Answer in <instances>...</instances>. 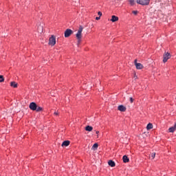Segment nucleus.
<instances>
[{"label":"nucleus","instance_id":"f257e3e1","mask_svg":"<svg viewBox=\"0 0 176 176\" xmlns=\"http://www.w3.org/2000/svg\"><path fill=\"white\" fill-rule=\"evenodd\" d=\"M83 31V27L82 25H80L79 29L78 30L77 34H76V36L78 39V45L80 43V41L82 39V32Z\"/></svg>","mask_w":176,"mask_h":176},{"label":"nucleus","instance_id":"f03ea898","mask_svg":"<svg viewBox=\"0 0 176 176\" xmlns=\"http://www.w3.org/2000/svg\"><path fill=\"white\" fill-rule=\"evenodd\" d=\"M150 1L151 0H136L137 3L139 5H142L143 6L149 5Z\"/></svg>","mask_w":176,"mask_h":176},{"label":"nucleus","instance_id":"7ed1b4c3","mask_svg":"<svg viewBox=\"0 0 176 176\" xmlns=\"http://www.w3.org/2000/svg\"><path fill=\"white\" fill-rule=\"evenodd\" d=\"M72 34H74V31H72V30L67 29L65 31V38H69V36H71V35H72Z\"/></svg>","mask_w":176,"mask_h":176},{"label":"nucleus","instance_id":"20e7f679","mask_svg":"<svg viewBox=\"0 0 176 176\" xmlns=\"http://www.w3.org/2000/svg\"><path fill=\"white\" fill-rule=\"evenodd\" d=\"M49 45L54 46L56 45V36H52L49 39Z\"/></svg>","mask_w":176,"mask_h":176},{"label":"nucleus","instance_id":"39448f33","mask_svg":"<svg viewBox=\"0 0 176 176\" xmlns=\"http://www.w3.org/2000/svg\"><path fill=\"white\" fill-rule=\"evenodd\" d=\"M171 55L168 52H165L164 54L163 63H167L168 60L170 58Z\"/></svg>","mask_w":176,"mask_h":176},{"label":"nucleus","instance_id":"423d86ee","mask_svg":"<svg viewBox=\"0 0 176 176\" xmlns=\"http://www.w3.org/2000/svg\"><path fill=\"white\" fill-rule=\"evenodd\" d=\"M36 107H38V105L36 104V103L32 102L29 105V108L30 109H31L32 111H36Z\"/></svg>","mask_w":176,"mask_h":176},{"label":"nucleus","instance_id":"0eeeda50","mask_svg":"<svg viewBox=\"0 0 176 176\" xmlns=\"http://www.w3.org/2000/svg\"><path fill=\"white\" fill-rule=\"evenodd\" d=\"M134 63L137 69H142L144 68L142 64L137 63V59L135 60Z\"/></svg>","mask_w":176,"mask_h":176},{"label":"nucleus","instance_id":"6e6552de","mask_svg":"<svg viewBox=\"0 0 176 176\" xmlns=\"http://www.w3.org/2000/svg\"><path fill=\"white\" fill-rule=\"evenodd\" d=\"M118 111H120V112H126V107L123 105H119L118 107Z\"/></svg>","mask_w":176,"mask_h":176},{"label":"nucleus","instance_id":"1a4fd4ad","mask_svg":"<svg viewBox=\"0 0 176 176\" xmlns=\"http://www.w3.org/2000/svg\"><path fill=\"white\" fill-rule=\"evenodd\" d=\"M169 133H174L176 131V122L175 123L174 126L168 129Z\"/></svg>","mask_w":176,"mask_h":176},{"label":"nucleus","instance_id":"9d476101","mask_svg":"<svg viewBox=\"0 0 176 176\" xmlns=\"http://www.w3.org/2000/svg\"><path fill=\"white\" fill-rule=\"evenodd\" d=\"M69 144H71V142L69 140H66L62 143L61 146H63V147L68 146L69 145Z\"/></svg>","mask_w":176,"mask_h":176},{"label":"nucleus","instance_id":"9b49d317","mask_svg":"<svg viewBox=\"0 0 176 176\" xmlns=\"http://www.w3.org/2000/svg\"><path fill=\"white\" fill-rule=\"evenodd\" d=\"M122 160H123L124 163H129L130 162V159H129L127 155H124L122 157Z\"/></svg>","mask_w":176,"mask_h":176},{"label":"nucleus","instance_id":"f8f14e48","mask_svg":"<svg viewBox=\"0 0 176 176\" xmlns=\"http://www.w3.org/2000/svg\"><path fill=\"white\" fill-rule=\"evenodd\" d=\"M119 20V17L115 16V15H113L111 16V21H112V23H115V21H118Z\"/></svg>","mask_w":176,"mask_h":176},{"label":"nucleus","instance_id":"ddd939ff","mask_svg":"<svg viewBox=\"0 0 176 176\" xmlns=\"http://www.w3.org/2000/svg\"><path fill=\"white\" fill-rule=\"evenodd\" d=\"M108 164L111 167H115V166H116V164H115V162H113V160H109Z\"/></svg>","mask_w":176,"mask_h":176},{"label":"nucleus","instance_id":"4468645a","mask_svg":"<svg viewBox=\"0 0 176 176\" xmlns=\"http://www.w3.org/2000/svg\"><path fill=\"white\" fill-rule=\"evenodd\" d=\"M98 148V144L97 143H95L91 148L92 151H97Z\"/></svg>","mask_w":176,"mask_h":176},{"label":"nucleus","instance_id":"2eb2a0df","mask_svg":"<svg viewBox=\"0 0 176 176\" xmlns=\"http://www.w3.org/2000/svg\"><path fill=\"white\" fill-rule=\"evenodd\" d=\"M10 86L16 89V87H17V83L14 81H12L10 82Z\"/></svg>","mask_w":176,"mask_h":176},{"label":"nucleus","instance_id":"dca6fc26","mask_svg":"<svg viewBox=\"0 0 176 176\" xmlns=\"http://www.w3.org/2000/svg\"><path fill=\"white\" fill-rule=\"evenodd\" d=\"M155 156H156V153H151L149 155V157H150V159L153 160V159H155Z\"/></svg>","mask_w":176,"mask_h":176},{"label":"nucleus","instance_id":"f3484780","mask_svg":"<svg viewBox=\"0 0 176 176\" xmlns=\"http://www.w3.org/2000/svg\"><path fill=\"white\" fill-rule=\"evenodd\" d=\"M85 130L86 131H93V126H87L85 127Z\"/></svg>","mask_w":176,"mask_h":176},{"label":"nucleus","instance_id":"a211bd4d","mask_svg":"<svg viewBox=\"0 0 176 176\" xmlns=\"http://www.w3.org/2000/svg\"><path fill=\"white\" fill-rule=\"evenodd\" d=\"M151 129H153V125L151 123H148L146 126L147 130H151Z\"/></svg>","mask_w":176,"mask_h":176},{"label":"nucleus","instance_id":"6ab92c4d","mask_svg":"<svg viewBox=\"0 0 176 176\" xmlns=\"http://www.w3.org/2000/svg\"><path fill=\"white\" fill-rule=\"evenodd\" d=\"M35 111H36V112H41V111H43V108H42L41 107L37 106L36 109Z\"/></svg>","mask_w":176,"mask_h":176},{"label":"nucleus","instance_id":"aec40b11","mask_svg":"<svg viewBox=\"0 0 176 176\" xmlns=\"http://www.w3.org/2000/svg\"><path fill=\"white\" fill-rule=\"evenodd\" d=\"M129 3H130V5H131V6H133V5H135V1L129 0Z\"/></svg>","mask_w":176,"mask_h":176},{"label":"nucleus","instance_id":"412c9836","mask_svg":"<svg viewBox=\"0 0 176 176\" xmlns=\"http://www.w3.org/2000/svg\"><path fill=\"white\" fill-rule=\"evenodd\" d=\"M5 80V79L3 78V76L0 75V83H1V82H3Z\"/></svg>","mask_w":176,"mask_h":176},{"label":"nucleus","instance_id":"4be33fe9","mask_svg":"<svg viewBox=\"0 0 176 176\" xmlns=\"http://www.w3.org/2000/svg\"><path fill=\"white\" fill-rule=\"evenodd\" d=\"M130 102H131V104H133L134 99L133 98H129Z\"/></svg>","mask_w":176,"mask_h":176},{"label":"nucleus","instance_id":"5701e85b","mask_svg":"<svg viewBox=\"0 0 176 176\" xmlns=\"http://www.w3.org/2000/svg\"><path fill=\"white\" fill-rule=\"evenodd\" d=\"M98 16H100V17H101V16H102V12H98Z\"/></svg>","mask_w":176,"mask_h":176},{"label":"nucleus","instance_id":"b1692460","mask_svg":"<svg viewBox=\"0 0 176 176\" xmlns=\"http://www.w3.org/2000/svg\"><path fill=\"white\" fill-rule=\"evenodd\" d=\"M132 13H133L135 15H137L138 13V11H133Z\"/></svg>","mask_w":176,"mask_h":176},{"label":"nucleus","instance_id":"393cba45","mask_svg":"<svg viewBox=\"0 0 176 176\" xmlns=\"http://www.w3.org/2000/svg\"><path fill=\"white\" fill-rule=\"evenodd\" d=\"M100 133V131H96V134H97V138H98V133Z\"/></svg>","mask_w":176,"mask_h":176},{"label":"nucleus","instance_id":"a878e982","mask_svg":"<svg viewBox=\"0 0 176 176\" xmlns=\"http://www.w3.org/2000/svg\"><path fill=\"white\" fill-rule=\"evenodd\" d=\"M101 18L100 17V16H97V17H96V20H100Z\"/></svg>","mask_w":176,"mask_h":176},{"label":"nucleus","instance_id":"bb28decb","mask_svg":"<svg viewBox=\"0 0 176 176\" xmlns=\"http://www.w3.org/2000/svg\"><path fill=\"white\" fill-rule=\"evenodd\" d=\"M54 115H58V112H54Z\"/></svg>","mask_w":176,"mask_h":176}]
</instances>
